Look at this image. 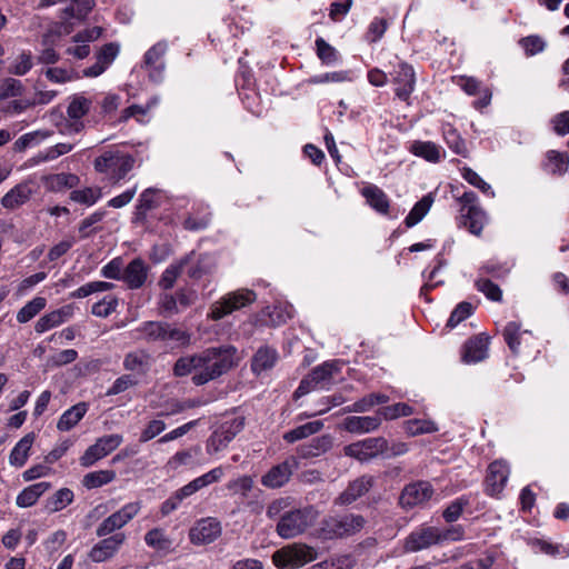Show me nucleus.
<instances>
[{
    "mask_svg": "<svg viewBox=\"0 0 569 569\" xmlns=\"http://www.w3.org/2000/svg\"><path fill=\"white\" fill-rule=\"evenodd\" d=\"M236 348L231 346L208 348L197 353L198 369L192 377L196 386H202L226 373L234 365Z\"/></svg>",
    "mask_w": 569,
    "mask_h": 569,
    "instance_id": "nucleus-1",
    "label": "nucleus"
},
{
    "mask_svg": "<svg viewBox=\"0 0 569 569\" xmlns=\"http://www.w3.org/2000/svg\"><path fill=\"white\" fill-rule=\"evenodd\" d=\"M366 525L361 515L326 516L319 522L318 536L323 540L343 539L360 532Z\"/></svg>",
    "mask_w": 569,
    "mask_h": 569,
    "instance_id": "nucleus-2",
    "label": "nucleus"
},
{
    "mask_svg": "<svg viewBox=\"0 0 569 569\" xmlns=\"http://www.w3.org/2000/svg\"><path fill=\"white\" fill-rule=\"evenodd\" d=\"M317 510L309 506L282 513L277 523V532L283 539H291L303 533L316 520Z\"/></svg>",
    "mask_w": 569,
    "mask_h": 569,
    "instance_id": "nucleus-3",
    "label": "nucleus"
},
{
    "mask_svg": "<svg viewBox=\"0 0 569 569\" xmlns=\"http://www.w3.org/2000/svg\"><path fill=\"white\" fill-rule=\"evenodd\" d=\"M134 158L120 150H108L94 160L96 171L106 174L110 180L118 182L134 167Z\"/></svg>",
    "mask_w": 569,
    "mask_h": 569,
    "instance_id": "nucleus-4",
    "label": "nucleus"
},
{
    "mask_svg": "<svg viewBox=\"0 0 569 569\" xmlns=\"http://www.w3.org/2000/svg\"><path fill=\"white\" fill-rule=\"evenodd\" d=\"M317 550L306 543L295 542L287 545L272 555V561L280 569H297L316 560Z\"/></svg>",
    "mask_w": 569,
    "mask_h": 569,
    "instance_id": "nucleus-5",
    "label": "nucleus"
},
{
    "mask_svg": "<svg viewBox=\"0 0 569 569\" xmlns=\"http://www.w3.org/2000/svg\"><path fill=\"white\" fill-rule=\"evenodd\" d=\"M254 300L256 293L252 290L240 289L229 292L210 307L209 317L218 321L233 311L252 303Z\"/></svg>",
    "mask_w": 569,
    "mask_h": 569,
    "instance_id": "nucleus-6",
    "label": "nucleus"
},
{
    "mask_svg": "<svg viewBox=\"0 0 569 569\" xmlns=\"http://www.w3.org/2000/svg\"><path fill=\"white\" fill-rule=\"evenodd\" d=\"M459 201L461 203V223L472 233L479 236L487 221L485 211L478 206V197L473 191L465 192Z\"/></svg>",
    "mask_w": 569,
    "mask_h": 569,
    "instance_id": "nucleus-7",
    "label": "nucleus"
},
{
    "mask_svg": "<svg viewBox=\"0 0 569 569\" xmlns=\"http://www.w3.org/2000/svg\"><path fill=\"white\" fill-rule=\"evenodd\" d=\"M243 425V418L239 417L220 423L207 440V452L212 455L227 448L233 438L242 430Z\"/></svg>",
    "mask_w": 569,
    "mask_h": 569,
    "instance_id": "nucleus-8",
    "label": "nucleus"
},
{
    "mask_svg": "<svg viewBox=\"0 0 569 569\" xmlns=\"http://www.w3.org/2000/svg\"><path fill=\"white\" fill-rule=\"evenodd\" d=\"M438 545V527L421 525L406 537L403 549L406 552H418Z\"/></svg>",
    "mask_w": 569,
    "mask_h": 569,
    "instance_id": "nucleus-9",
    "label": "nucleus"
},
{
    "mask_svg": "<svg viewBox=\"0 0 569 569\" xmlns=\"http://www.w3.org/2000/svg\"><path fill=\"white\" fill-rule=\"evenodd\" d=\"M388 449V441L383 437L367 438L345 447V455L360 461L369 460Z\"/></svg>",
    "mask_w": 569,
    "mask_h": 569,
    "instance_id": "nucleus-10",
    "label": "nucleus"
},
{
    "mask_svg": "<svg viewBox=\"0 0 569 569\" xmlns=\"http://www.w3.org/2000/svg\"><path fill=\"white\" fill-rule=\"evenodd\" d=\"M121 435H108L99 438L94 445L90 446L80 458L83 467H90L98 460L104 458L116 450L122 442Z\"/></svg>",
    "mask_w": 569,
    "mask_h": 569,
    "instance_id": "nucleus-11",
    "label": "nucleus"
},
{
    "mask_svg": "<svg viewBox=\"0 0 569 569\" xmlns=\"http://www.w3.org/2000/svg\"><path fill=\"white\" fill-rule=\"evenodd\" d=\"M140 510L139 502H129L120 510L106 518L97 528L98 537H106L113 531L124 527L131 519H133Z\"/></svg>",
    "mask_w": 569,
    "mask_h": 569,
    "instance_id": "nucleus-12",
    "label": "nucleus"
},
{
    "mask_svg": "<svg viewBox=\"0 0 569 569\" xmlns=\"http://www.w3.org/2000/svg\"><path fill=\"white\" fill-rule=\"evenodd\" d=\"M298 468L296 457H289L282 462L271 467L262 477L261 485L269 489H278L287 485Z\"/></svg>",
    "mask_w": 569,
    "mask_h": 569,
    "instance_id": "nucleus-13",
    "label": "nucleus"
},
{
    "mask_svg": "<svg viewBox=\"0 0 569 569\" xmlns=\"http://www.w3.org/2000/svg\"><path fill=\"white\" fill-rule=\"evenodd\" d=\"M221 523L217 518L207 517L198 520L189 531L190 541L194 545H208L220 537Z\"/></svg>",
    "mask_w": 569,
    "mask_h": 569,
    "instance_id": "nucleus-14",
    "label": "nucleus"
},
{
    "mask_svg": "<svg viewBox=\"0 0 569 569\" xmlns=\"http://www.w3.org/2000/svg\"><path fill=\"white\" fill-rule=\"evenodd\" d=\"M168 44L164 41H159L153 44L143 57L142 67L149 72V78L156 83L163 80L164 62L163 56L166 54Z\"/></svg>",
    "mask_w": 569,
    "mask_h": 569,
    "instance_id": "nucleus-15",
    "label": "nucleus"
},
{
    "mask_svg": "<svg viewBox=\"0 0 569 569\" xmlns=\"http://www.w3.org/2000/svg\"><path fill=\"white\" fill-rule=\"evenodd\" d=\"M432 495L433 489L429 482L417 481L403 488L399 497V503L405 509H411L428 501Z\"/></svg>",
    "mask_w": 569,
    "mask_h": 569,
    "instance_id": "nucleus-16",
    "label": "nucleus"
},
{
    "mask_svg": "<svg viewBox=\"0 0 569 569\" xmlns=\"http://www.w3.org/2000/svg\"><path fill=\"white\" fill-rule=\"evenodd\" d=\"M393 81L397 84L396 96L403 101L408 100L416 84L413 68L407 62H400L395 70Z\"/></svg>",
    "mask_w": 569,
    "mask_h": 569,
    "instance_id": "nucleus-17",
    "label": "nucleus"
},
{
    "mask_svg": "<svg viewBox=\"0 0 569 569\" xmlns=\"http://www.w3.org/2000/svg\"><path fill=\"white\" fill-rule=\"evenodd\" d=\"M509 476V468L503 461H493L489 465L486 478V491L490 496L499 495L505 488Z\"/></svg>",
    "mask_w": 569,
    "mask_h": 569,
    "instance_id": "nucleus-18",
    "label": "nucleus"
},
{
    "mask_svg": "<svg viewBox=\"0 0 569 569\" xmlns=\"http://www.w3.org/2000/svg\"><path fill=\"white\" fill-rule=\"evenodd\" d=\"M126 540V535L122 532L116 533L111 537L104 538L99 541L90 551V558L94 562H102L111 558L121 547Z\"/></svg>",
    "mask_w": 569,
    "mask_h": 569,
    "instance_id": "nucleus-19",
    "label": "nucleus"
},
{
    "mask_svg": "<svg viewBox=\"0 0 569 569\" xmlns=\"http://www.w3.org/2000/svg\"><path fill=\"white\" fill-rule=\"evenodd\" d=\"M148 271V264L142 259L136 258L123 269L122 281L129 289H139L146 283Z\"/></svg>",
    "mask_w": 569,
    "mask_h": 569,
    "instance_id": "nucleus-20",
    "label": "nucleus"
},
{
    "mask_svg": "<svg viewBox=\"0 0 569 569\" xmlns=\"http://www.w3.org/2000/svg\"><path fill=\"white\" fill-rule=\"evenodd\" d=\"M381 421L382 419L379 415L350 416L342 421L341 428L350 433L361 435L377 430Z\"/></svg>",
    "mask_w": 569,
    "mask_h": 569,
    "instance_id": "nucleus-21",
    "label": "nucleus"
},
{
    "mask_svg": "<svg viewBox=\"0 0 569 569\" xmlns=\"http://www.w3.org/2000/svg\"><path fill=\"white\" fill-rule=\"evenodd\" d=\"M74 312L72 305L63 306L54 311L42 316L34 326L38 333H43L52 328H56L72 318Z\"/></svg>",
    "mask_w": 569,
    "mask_h": 569,
    "instance_id": "nucleus-22",
    "label": "nucleus"
},
{
    "mask_svg": "<svg viewBox=\"0 0 569 569\" xmlns=\"http://www.w3.org/2000/svg\"><path fill=\"white\" fill-rule=\"evenodd\" d=\"M373 485V478L371 476H361L356 480L351 481L346 490L339 496V505H350L358 498L366 495Z\"/></svg>",
    "mask_w": 569,
    "mask_h": 569,
    "instance_id": "nucleus-23",
    "label": "nucleus"
},
{
    "mask_svg": "<svg viewBox=\"0 0 569 569\" xmlns=\"http://www.w3.org/2000/svg\"><path fill=\"white\" fill-rule=\"evenodd\" d=\"M333 445V438L331 435H322L313 438L307 443H303L297 448V452L300 458L310 459L319 457L328 452Z\"/></svg>",
    "mask_w": 569,
    "mask_h": 569,
    "instance_id": "nucleus-24",
    "label": "nucleus"
},
{
    "mask_svg": "<svg viewBox=\"0 0 569 569\" xmlns=\"http://www.w3.org/2000/svg\"><path fill=\"white\" fill-rule=\"evenodd\" d=\"M32 194L28 182H21L10 189L1 199V204L8 210H14L27 203Z\"/></svg>",
    "mask_w": 569,
    "mask_h": 569,
    "instance_id": "nucleus-25",
    "label": "nucleus"
},
{
    "mask_svg": "<svg viewBox=\"0 0 569 569\" xmlns=\"http://www.w3.org/2000/svg\"><path fill=\"white\" fill-rule=\"evenodd\" d=\"M279 358L278 351L269 346L260 347L251 359V370L256 375L270 370Z\"/></svg>",
    "mask_w": 569,
    "mask_h": 569,
    "instance_id": "nucleus-26",
    "label": "nucleus"
},
{
    "mask_svg": "<svg viewBox=\"0 0 569 569\" xmlns=\"http://www.w3.org/2000/svg\"><path fill=\"white\" fill-rule=\"evenodd\" d=\"M361 194L367 203L378 213L387 216L390 209V201L386 192L375 184H368L362 188Z\"/></svg>",
    "mask_w": 569,
    "mask_h": 569,
    "instance_id": "nucleus-27",
    "label": "nucleus"
},
{
    "mask_svg": "<svg viewBox=\"0 0 569 569\" xmlns=\"http://www.w3.org/2000/svg\"><path fill=\"white\" fill-rule=\"evenodd\" d=\"M488 338L476 336L465 345L462 359L467 363L479 362L488 356Z\"/></svg>",
    "mask_w": 569,
    "mask_h": 569,
    "instance_id": "nucleus-28",
    "label": "nucleus"
},
{
    "mask_svg": "<svg viewBox=\"0 0 569 569\" xmlns=\"http://www.w3.org/2000/svg\"><path fill=\"white\" fill-rule=\"evenodd\" d=\"M151 356L144 350L128 352L123 359V368L137 375H144L151 367Z\"/></svg>",
    "mask_w": 569,
    "mask_h": 569,
    "instance_id": "nucleus-29",
    "label": "nucleus"
},
{
    "mask_svg": "<svg viewBox=\"0 0 569 569\" xmlns=\"http://www.w3.org/2000/svg\"><path fill=\"white\" fill-rule=\"evenodd\" d=\"M96 6V0H64L61 19H84Z\"/></svg>",
    "mask_w": 569,
    "mask_h": 569,
    "instance_id": "nucleus-30",
    "label": "nucleus"
},
{
    "mask_svg": "<svg viewBox=\"0 0 569 569\" xmlns=\"http://www.w3.org/2000/svg\"><path fill=\"white\" fill-rule=\"evenodd\" d=\"M51 487L50 482L41 481L24 488L16 499V503L20 508L32 507L38 499Z\"/></svg>",
    "mask_w": 569,
    "mask_h": 569,
    "instance_id": "nucleus-31",
    "label": "nucleus"
},
{
    "mask_svg": "<svg viewBox=\"0 0 569 569\" xmlns=\"http://www.w3.org/2000/svg\"><path fill=\"white\" fill-rule=\"evenodd\" d=\"M341 365L342 363L338 360L326 361L315 367L309 376L317 386L325 387V385L330 383L332 378L340 371Z\"/></svg>",
    "mask_w": 569,
    "mask_h": 569,
    "instance_id": "nucleus-32",
    "label": "nucleus"
},
{
    "mask_svg": "<svg viewBox=\"0 0 569 569\" xmlns=\"http://www.w3.org/2000/svg\"><path fill=\"white\" fill-rule=\"evenodd\" d=\"M88 405L79 402L66 410L58 420L57 428L60 431H69L72 429L87 413Z\"/></svg>",
    "mask_w": 569,
    "mask_h": 569,
    "instance_id": "nucleus-33",
    "label": "nucleus"
},
{
    "mask_svg": "<svg viewBox=\"0 0 569 569\" xmlns=\"http://www.w3.org/2000/svg\"><path fill=\"white\" fill-rule=\"evenodd\" d=\"M33 440V433H28L16 443L9 456V462L11 466L20 468L26 463Z\"/></svg>",
    "mask_w": 569,
    "mask_h": 569,
    "instance_id": "nucleus-34",
    "label": "nucleus"
},
{
    "mask_svg": "<svg viewBox=\"0 0 569 569\" xmlns=\"http://www.w3.org/2000/svg\"><path fill=\"white\" fill-rule=\"evenodd\" d=\"M322 428L323 422L321 420L310 421L284 432L283 440L287 441L288 443H293L296 441L306 439L312 435L318 433Z\"/></svg>",
    "mask_w": 569,
    "mask_h": 569,
    "instance_id": "nucleus-35",
    "label": "nucleus"
},
{
    "mask_svg": "<svg viewBox=\"0 0 569 569\" xmlns=\"http://www.w3.org/2000/svg\"><path fill=\"white\" fill-rule=\"evenodd\" d=\"M166 323L162 321H146L142 322L136 332L139 333V338L148 342L163 341L166 333Z\"/></svg>",
    "mask_w": 569,
    "mask_h": 569,
    "instance_id": "nucleus-36",
    "label": "nucleus"
},
{
    "mask_svg": "<svg viewBox=\"0 0 569 569\" xmlns=\"http://www.w3.org/2000/svg\"><path fill=\"white\" fill-rule=\"evenodd\" d=\"M389 401V397L385 393H370L359 399L355 403L347 406L342 409L343 412H359L363 413L369 411L377 405H383Z\"/></svg>",
    "mask_w": 569,
    "mask_h": 569,
    "instance_id": "nucleus-37",
    "label": "nucleus"
},
{
    "mask_svg": "<svg viewBox=\"0 0 569 569\" xmlns=\"http://www.w3.org/2000/svg\"><path fill=\"white\" fill-rule=\"evenodd\" d=\"M433 203V197L431 193L423 196L410 210L405 219V223L408 228H412L418 224L429 212Z\"/></svg>",
    "mask_w": 569,
    "mask_h": 569,
    "instance_id": "nucleus-38",
    "label": "nucleus"
},
{
    "mask_svg": "<svg viewBox=\"0 0 569 569\" xmlns=\"http://www.w3.org/2000/svg\"><path fill=\"white\" fill-rule=\"evenodd\" d=\"M186 258H190V261L184 266V268L188 267L187 273L191 279H200L210 272L212 259L209 256H200L196 260L193 252H191Z\"/></svg>",
    "mask_w": 569,
    "mask_h": 569,
    "instance_id": "nucleus-39",
    "label": "nucleus"
},
{
    "mask_svg": "<svg viewBox=\"0 0 569 569\" xmlns=\"http://www.w3.org/2000/svg\"><path fill=\"white\" fill-rule=\"evenodd\" d=\"M157 193L158 190L154 188H148L142 191L136 207L134 221H143L147 217V212L158 206L156 201Z\"/></svg>",
    "mask_w": 569,
    "mask_h": 569,
    "instance_id": "nucleus-40",
    "label": "nucleus"
},
{
    "mask_svg": "<svg viewBox=\"0 0 569 569\" xmlns=\"http://www.w3.org/2000/svg\"><path fill=\"white\" fill-rule=\"evenodd\" d=\"M73 497L71 489L61 488L47 499L44 508L50 513L60 511L73 501Z\"/></svg>",
    "mask_w": 569,
    "mask_h": 569,
    "instance_id": "nucleus-41",
    "label": "nucleus"
},
{
    "mask_svg": "<svg viewBox=\"0 0 569 569\" xmlns=\"http://www.w3.org/2000/svg\"><path fill=\"white\" fill-rule=\"evenodd\" d=\"M410 151L430 162H438L440 160V147L431 141H415Z\"/></svg>",
    "mask_w": 569,
    "mask_h": 569,
    "instance_id": "nucleus-42",
    "label": "nucleus"
},
{
    "mask_svg": "<svg viewBox=\"0 0 569 569\" xmlns=\"http://www.w3.org/2000/svg\"><path fill=\"white\" fill-rule=\"evenodd\" d=\"M114 478L113 470H98L87 473L82 479V485L87 489H94L111 482Z\"/></svg>",
    "mask_w": 569,
    "mask_h": 569,
    "instance_id": "nucleus-43",
    "label": "nucleus"
},
{
    "mask_svg": "<svg viewBox=\"0 0 569 569\" xmlns=\"http://www.w3.org/2000/svg\"><path fill=\"white\" fill-rule=\"evenodd\" d=\"M47 305L43 297H36L26 303L17 313V321L26 323L36 317Z\"/></svg>",
    "mask_w": 569,
    "mask_h": 569,
    "instance_id": "nucleus-44",
    "label": "nucleus"
},
{
    "mask_svg": "<svg viewBox=\"0 0 569 569\" xmlns=\"http://www.w3.org/2000/svg\"><path fill=\"white\" fill-rule=\"evenodd\" d=\"M190 261V258H183L178 264L169 266L161 274L159 286L166 290L174 286L176 280L183 271L184 266Z\"/></svg>",
    "mask_w": 569,
    "mask_h": 569,
    "instance_id": "nucleus-45",
    "label": "nucleus"
},
{
    "mask_svg": "<svg viewBox=\"0 0 569 569\" xmlns=\"http://www.w3.org/2000/svg\"><path fill=\"white\" fill-rule=\"evenodd\" d=\"M443 139L447 146L456 153L462 157L467 156V147L459 132L451 126L443 128Z\"/></svg>",
    "mask_w": 569,
    "mask_h": 569,
    "instance_id": "nucleus-46",
    "label": "nucleus"
},
{
    "mask_svg": "<svg viewBox=\"0 0 569 569\" xmlns=\"http://www.w3.org/2000/svg\"><path fill=\"white\" fill-rule=\"evenodd\" d=\"M91 103V100L83 96H74L67 109L70 120L82 119L89 112Z\"/></svg>",
    "mask_w": 569,
    "mask_h": 569,
    "instance_id": "nucleus-47",
    "label": "nucleus"
},
{
    "mask_svg": "<svg viewBox=\"0 0 569 569\" xmlns=\"http://www.w3.org/2000/svg\"><path fill=\"white\" fill-rule=\"evenodd\" d=\"M317 56L327 66L336 63L339 59V53L331 44H329L323 38L316 39Z\"/></svg>",
    "mask_w": 569,
    "mask_h": 569,
    "instance_id": "nucleus-48",
    "label": "nucleus"
},
{
    "mask_svg": "<svg viewBox=\"0 0 569 569\" xmlns=\"http://www.w3.org/2000/svg\"><path fill=\"white\" fill-rule=\"evenodd\" d=\"M469 505V499L465 496L459 497L451 501L447 508L442 511V517L448 523L457 521L465 508Z\"/></svg>",
    "mask_w": 569,
    "mask_h": 569,
    "instance_id": "nucleus-49",
    "label": "nucleus"
},
{
    "mask_svg": "<svg viewBox=\"0 0 569 569\" xmlns=\"http://www.w3.org/2000/svg\"><path fill=\"white\" fill-rule=\"evenodd\" d=\"M413 409L403 402L395 403L391 406L383 407L379 409L378 413L381 419L393 420L400 417H408L412 415Z\"/></svg>",
    "mask_w": 569,
    "mask_h": 569,
    "instance_id": "nucleus-50",
    "label": "nucleus"
},
{
    "mask_svg": "<svg viewBox=\"0 0 569 569\" xmlns=\"http://www.w3.org/2000/svg\"><path fill=\"white\" fill-rule=\"evenodd\" d=\"M50 136H51L50 131H41V130L26 133L16 140L14 150L23 151L31 146L38 144L40 141L49 138Z\"/></svg>",
    "mask_w": 569,
    "mask_h": 569,
    "instance_id": "nucleus-51",
    "label": "nucleus"
},
{
    "mask_svg": "<svg viewBox=\"0 0 569 569\" xmlns=\"http://www.w3.org/2000/svg\"><path fill=\"white\" fill-rule=\"evenodd\" d=\"M406 431L410 436H418L437 432L438 427L431 420L412 419L406 422Z\"/></svg>",
    "mask_w": 569,
    "mask_h": 569,
    "instance_id": "nucleus-52",
    "label": "nucleus"
},
{
    "mask_svg": "<svg viewBox=\"0 0 569 569\" xmlns=\"http://www.w3.org/2000/svg\"><path fill=\"white\" fill-rule=\"evenodd\" d=\"M198 369L197 355L180 357L174 366L173 373L176 377H186L190 373L196 375Z\"/></svg>",
    "mask_w": 569,
    "mask_h": 569,
    "instance_id": "nucleus-53",
    "label": "nucleus"
},
{
    "mask_svg": "<svg viewBox=\"0 0 569 569\" xmlns=\"http://www.w3.org/2000/svg\"><path fill=\"white\" fill-rule=\"evenodd\" d=\"M101 197V191L98 188H84L81 190H73L70 194L71 200L83 203L87 206L94 204Z\"/></svg>",
    "mask_w": 569,
    "mask_h": 569,
    "instance_id": "nucleus-54",
    "label": "nucleus"
},
{
    "mask_svg": "<svg viewBox=\"0 0 569 569\" xmlns=\"http://www.w3.org/2000/svg\"><path fill=\"white\" fill-rule=\"evenodd\" d=\"M520 325L511 321L508 322L503 330L505 341L513 353H517L520 346Z\"/></svg>",
    "mask_w": 569,
    "mask_h": 569,
    "instance_id": "nucleus-55",
    "label": "nucleus"
},
{
    "mask_svg": "<svg viewBox=\"0 0 569 569\" xmlns=\"http://www.w3.org/2000/svg\"><path fill=\"white\" fill-rule=\"evenodd\" d=\"M473 312V307L470 302L462 301L453 309L448 321L447 327L455 328L461 321L470 317Z\"/></svg>",
    "mask_w": 569,
    "mask_h": 569,
    "instance_id": "nucleus-56",
    "label": "nucleus"
},
{
    "mask_svg": "<svg viewBox=\"0 0 569 569\" xmlns=\"http://www.w3.org/2000/svg\"><path fill=\"white\" fill-rule=\"evenodd\" d=\"M117 306L118 299L112 296H107L92 306L91 312L96 317L107 318L116 310Z\"/></svg>",
    "mask_w": 569,
    "mask_h": 569,
    "instance_id": "nucleus-57",
    "label": "nucleus"
},
{
    "mask_svg": "<svg viewBox=\"0 0 569 569\" xmlns=\"http://www.w3.org/2000/svg\"><path fill=\"white\" fill-rule=\"evenodd\" d=\"M351 80L349 71H335L311 77L308 82L312 84H321L328 82H343Z\"/></svg>",
    "mask_w": 569,
    "mask_h": 569,
    "instance_id": "nucleus-58",
    "label": "nucleus"
},
{
    "mask_svg": "<svg viewBox=\"0 0 569 569\" xmlns=\"http://www.w3.org/2000/svg\"><path fill=\"white\" fill-rule=\"evenodd\" d=\"M173 342L176 346H186L190 342V335L180 329L166 323L164 340Z\"/></svg>",
    "mask_w": 569,
    "mask_h": 569,
    "instance_id": "nucleus-59",
    "label": "nucleus"
},
{
    "mask_svg": "<svg viewBox=\"0 0 569 569\" xmlns=\"http://www.w3.org/2000/svg\"><path fill=\"white\" fill-rule=\"evenodd\" d=\"M519 43L523 48L527 56H535L540 53L546 48V41L539 36H529L522 38Z\"/></svg>",
    "mask_w": 569,
    "mask_h": 569,
    "instance_id": "nucleus-60",
    "label": "nucleus"
},
{
    "mask_svg": "<svg viewBox=\"0 0 569 569\" xmlns=\"http://www.w3.org/2000/svg\"><path fill=\"white\" fill-rule=\"evenodd\" d=\"M118 53L119 46L117 43L110 42L101 47L96 58L99 63H101L104 68H108L117 58Z\"/></svg>",
    "mask_w": 569,
    "mask_h": 569,
    "instance_id": "nucleus-61",
    "label": "nucleus"
},
{
    "mask_svg": "<svg viewBox=\"0 0 569 569\" xmlns=\"http://www.w3.org/2000/svg\"><path fill=\"white\" fill-rule=\"evenodd\" d=\"M144 541L148 546L159 550H164L170 545V541L161 529H152L148 531L144 536Z\"/></svg>",
    "mask_w": 569,
    "mask_h": 569,
    "instance_id": "nucleus-62",
    "label": "nucleus"
},
{
    "mask_svg": "<svg viewBox=\"0 0 569 569\" xmlns=\"http://www.w3.org/2000/svg\"><path fill=\"white\" fill-rule=\"evenodd\" d=\"M476 287L479 291L492 301H500L502 292L500 288L489 279H479L476 281Z\"/></svg>",
    "mask_w": 569,
    "mask_h": 569,
    "instance_id": "nucleus-63",
    "label": "nucleus"
},
{
    "mask_svg": "<svg viewBox=\"0 0 569 569\" xmlns=\"http://www.w3.org/2000/svg\"><path fill=\"white\" fill-rule=\"evenodd\" d=\"M547 159L555 166L552 169L553 173L563 174L569 166V157L566 153H561L556 150H549L547 152Z\"/></svg>",
    "mask_w": 569,
    "mask_h": 569,
    "instance_id": "nucleus-64",
    "label": "nucleus"
}]
</instances>
